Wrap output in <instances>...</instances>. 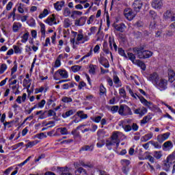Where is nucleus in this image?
<instances>
[{
  "label": "nucleus",
  "mask_w": 175,
  "mask_h": 175,
  "mask_svg": "<svg viewBox=\"0 0 175 175\" xmlns=\"http://www.w3.org/2000/svg\"><path fill=\"white\" fill-rule=\"evenodd\" d=\"M123 129L125 132H131L132 131V126L129 124H124Z\"/></svg>",
  "instance_id": "obj_51"
},
{
  "label": "nucleus",
  "mask_w": 175,
  "mask_h": 175,
  "mask_svg": "<svg viewBox=\"0 0 175 175\" xmlns=\"http://www.w3.org/2000/svg\"><path fill=\"white\" fill-rule=\"evenodd\" d=\"M47 14H49V10L47 9H44L38 17L39 18H44V17H46Z\"/></svg>",
  "instance_id": "obj_38"
},
{
  "label": "nucleus",
  "mask_w": 175,
  "mask_h": 175,
  "mask_svg": "<svg viewBox=\"0 0 175 175\" xmlns=\"http://www.w3.org/2000/svg\"><path fill=\"white\" fill-rule=\"evenodd\" d=\"M85 85H87V84L85 83L84 81H81L78 85V88L79 90H81V88H83V87H85Z\"/></svg>",
  "instance_id": "obj_63"
},
{
  "label": "nucleus",
  "mask_w": 175,
  "mask_h": 175,
  "mask_svg": "<svg viewBox=\"0 0 175 175\" xmlns=\"http://www.w3.org/2000/svg\"><path fill=\"white\" fill-rule=\"evenodd\" d=\"M83 38H84V36L83 35V33H79V34H77V40L78 42H80V41L83 40Z\"/></svg>",
  "instance_id": "obj_61"
},
{
  "label": "nucleus",
  "mask_w": 175,
  "mask_h": 175,
  "mask_svg": "<svg viewBox=\"0 0 175 175\" xmlns=\"http://www.w3.org/2000/svg\"><path fill=\"white\" fill-rule=\"evenodd\" d=\"M46 22L49 24V25H53V24H57L55 21V15L52 14V16H49L46 18Z\"/></svg>",
  "instance_id": "obj_12"
},
{
  "label": "nucleus",
  "mask_w": 175,
  "mask_h": 175,
  "mask_svg": "<svg viewBox=\"0 0 175 175\" xmlns=\"http://www.w3.org/2000/svg\"><path fill=\"white\" fill-rule=\"evenodd\" d=\"M152 6L154 9H162L163 1L162 0H152Z\"/></svg>",
  "instance_id": "obj_9"
},
{
  "label": "nucleus",
  "mask_w": 175,
  "mask_h": 175,
  "mask_svg": "<svg viewBox=\"0 0 175 175\" xmlns=\"http://www.w3.org/2000/svg\"><path fill=\"white\" fill-rule=\"evenodd\" d=\"M171 166H172V162L169 161V157H167L166 161H165L163 163V169L165 172H169V170H170Z\"/></svg>",
  "instance_id": "obj_11"
},
{
  "label": "nucleus",
  "mask_w": 175,
  "mask_h": 175,
  "mask_svg": "<svg viewBox=\"0 0 175 175\" xmlns=\"http://www.w3.org/2000/svg\"><path fill=\"white\" fill-rule=\"evenodd\" d=\"M28 38H29V33L27 32L24 33L23 36H22L21 42L27 43V42L28 41Z\"/></svg>",
  "instance_id": "obj_31"
},
{
  "label": "nucleus",
  "mask_w": 175,
  "mask_h": 175,
  "mask_svg": "<svg viewBox=\"0 0 175 175\" xmlns=\"http://www.w3.org/2000/svg\"><path fill=\"white\" fill-rule=\"evenodd\" d=\"M173 148V142L172 141H167L163 144V150H170Z\"/></svg>",
  "instance_id": "obj_14"
},
{
  "label": "nucleus",
  "mask_w": 175,
  "mask_h": 175,
  "mask_svg": "<svg viewBox=\"0 0 175 175\" xmlns=\"http://www.w3.org/2000/svg\"><path fill=\"white\" fill-rule=\"evenodd\" d=\"M22 25L20 23H14L12 29L14 32H18V29L21 28Z\"/></svg>",
  "instance_id": "obj_24"
},
{
  "label": "nucleus",
  "mask_w": 175,
  "mask_h": 175,
  "mask_svg": "<svg viewBox=\"0 0 175 175\" xmlns=\"http://www.w3.org/2000/svg\"><path fill=\"white\" fill-rule=\"evenodd\" d=\"M119 94L122 98H126V92H125V89L120 88L119 90Z\"/></svg>",
  "instance_id": "obj_41"
},
{
  "label": "nucleus",
  "mask_w": 175,
  "mask_h": 175,
  "mask_svg": "<svg viewBox=\"0 0 175 175\" xmlns=\"http://www.w3.org/2000/svg\"><path fill=\"white\" fill-rule=\"evenodd\" d=\"M168 80L170 83H173L175 80V72L173 70H168Z\"/></svg>",
  "instance_id": "obj_13"
},
{
  "label": "nucleus",
  "mask_w": 175,
  "mask_h": 175,
  "mask_svg": "<svg viewBox=\"0 0 175 175\" xmlns=\"http://www.w3.org/2000/svg\"><path fill=\"white\" fill-rule=\"evenodd\" d=\"M134 64L137 65V66H139L142 69V70H146V64H144V62H143L142 60H135V64Z\"/></svg>",
  "instance_id": "obj_16"
},
{
  "label": "nucleus",
  "mask_w": 175,
  "mask_h": 175,
  "mask_svg": "<svg viewBox=\"0 0 175 175\" xmlns=\"http://www.w3.org/2000/svg\"><path fill=\"white\" fill-rule=\"evenodd\" d=\"M14 50L15 54H21V49L18 46L14 45Z\"/></svg>",
  "instance_id": "obj_49"
},
{
  "label": "nucleus",
  "mask_w": 175,
  "mask_h": 175,
  "mask_svg": "<svg viewBox=\"0 0 175 175\" xmlns=\"http://www.w3.org/2000/svg\"><path fill=\"white\" fill-rule=\"evenodd\" d=\"M135 95L139 99L141 103H143L144 106H146V107H148V109H152V107H154V104L150 101H148L146 98H144V97H143V96L138 95L136 93Z\"/></svg>",
  "instance_id": "obj_4"
},
{
  "label": "nucleus",
  "mask_w": 175,
  "mask_h": 175,
  "mask_svg": "<svg viewBox=\"0 0 175 175\" xmlns=\"http://www.w3.org/2000/svg\"><path fill=\"white\" fill-rule=\"evenodd\" d=\"M170 136V133H165L157 136V141L159 143H163L165 140H167Z\"/></svg>",
  "instance_id": "obj_8"
},
{
  "label": "nucleus",
  "mask_w": 175,
  "mask_h": 175,
  "mask_svg": "<svg viewBox=\"0 0 175 175\" xmlns=\"http://www.w3.org/2000/svg\"><path fill=\"white\" fill-rule=\"evenodd\" d=\"M17 72V62H14V67L11 69V75H13Z\"/></svg>",
  "instance_id": "obj_40"
},
{
  "label": "nucleus",
  "mask_w": 175,
  "mask_h": 175,
  "mask_svg": "<svg viewBox=\"0 0 175 175\" xmlns=\"http://www.w3.org/2000/svg\"><path fill=\"white\" fill-rule=\"evenodd\" d=\"M161 157H162V154H161V152H154V157L157 159H161Z\"/></svg>",
  "instance_id": "obj_60"
},
{
  "label": "nucleus",
  "mask_w": 175,
  "mask_h": 175,
  "mask_svg": "<svg viewBox=\"0 0 175 175\" xmlns=\"http://www.w3.org/2000/svg\"><path fill=\"white\" fill-rule=\"evenodd\" d=\"M110 138L112 139L113 140H115V142L120 140L118 139V131L113 132Z\"/></svg>",
  "instance_id": "obj_35"
},
{
  "label": "nucleus",
  "mask_w": 175,
  "mask_h": 175,
  "mask_svg": "<svg viewBox=\"0 0 175 175\" xmlns=\"http://www.w3.org/2000/svg\"><path fill=\"white\" fill-rule=\"evenodd\" d=\"M13 6V2L10 1L8 3L7 6H6V10H11Z\"/></svg>",
  "instance_id": "obj_62"
},
{
  "label": "nucleus",
  "mask_w": 175,
  "mask_h": 175,
  "mask_svg": "<svg viewBox=\"0 0 175 175\" xmlns=\"http://www.w3.org/2000/svg\"><path fill=\"white\" fill-rule=\"evenodd\" d=\"M152 136H153L152 133L146 134L143 137H142L141 142L146 143V142H148V140H151V139H152Z\"/></svg>",
  "instance_id": "obj_19"
},
{
  "label": "nucleus",
  "mask_w": 175,
  "mask_h": 175,
  "mask_svg": "<svg viewBox=\"0 0 175 175\" xmlns=\"http://www.w3.org/2000/svg\"><path fill=\"white\" fill-rule=\"evenodd\" d=\"M62 100L64 103H70V102L73 101V100L70 97H64Z\"/></svg>",
  "instance_id": "obj_46"
},
{
  "label": "nucleus",
  "mask_w": 175,
  "mask_h": 175,
  "mask_svg": "<svg viewBox=\"0 0 175 175\" xmlns=\"http://www.w3.org/2000/svg\"><path fill=\"white\" fill-rule=\"evenodd\" d=\"M57 72L59 75H60L61 77H62V79H68L69 77L68 75V71L65 70H58Z\"/></svg>",
  "instance_id": "obj_22"
},
{
  "label": "nucleus",
  "mask_w": 175,
  "mask_h": 175,
  "mask_svg": "<svg viewBox=\"0 0 175 175\" xmlns=\"http://www.w3.org/2000/svg\"><path fill=\"white\" fill-rule=\"evenodd\" d=\"M135 114H139V117H143L147 113V108L143 107L134 110Z\"/></svg>",
  "instance_id": "obj_10"
},
{
  "label": "nucleus",
  "mask_w": 175,
  "mask_h": 175,
  "mask_svg": "<svg viewBox=\"0 0 175 175\" xmlns=\"http://www.w3.org/2000/svg\"><path fill=\"white\" fill-rule=\"evenodd\" d=\"M163 16L165 20H167L168 18H172V12H170V10H167V12L164 13Z\"/></svg>",
  "instance_id": "obj_37"
},
{
  "label": "nucleus",
  "mask_w": 175,
  "mask_h": 175,
  "mask_svg": "<svg viewBox=\"0 0 175 175\" xmlns=\"http://www.w3.org/2000/svg\"><path fill=\"white\" fill-rule=\"evenodd\" d=\"M151 116L148 115L144 116V118L141 120V124H146L150 120H151Z\"/></svg>",
  "instance_id": "obj_30"
},
{
  "label": "nucleus",
  "mask_w": 175,
  "mask_h": 175,
  "mask_svg": "<svg viewBox=\"0 0 175 175\" xmlns=\"http://www.w3.org/2000/svg\"><path fill=\"white\" fill-rule=\"evenodd\" d=\"M90 73H92L94 75V73H95V67H94V65L91 64L90 66V70H89Z\"/></svg>",
  "instance_id": "obj_64"
},
{
  "label": "nucleus",
  "mask_w": 175,
  "mask_h": 175,
  "mask_svg": "<svg viewBox=\"0 0 175 175\" xmlns=\"http://www.w3.org/2000/svg\"><path fill=\"white\" fill-rule=\"evenodd\" d=\"M118 110H120V107H118V105H113L111 107V111H112L113 113H117Z\"/></svg>",
  "instance_id": "obj_53"
},
{
  "label": "nucleus",
  "mask_w": 175,
  "mask_h": 175,
  "mask_svg": "<svg viewBox=\"0 0 175 175\" xmlns=\"http://www.w3.org/2000/svg\"><path fill=\"white\" fill-rule=\"evenodd\" d=\"M133 51L139 59H146L152 56V52L148 50H144V47L143 46L135 47L133 49Z\"/></svg>",
  "instance_id": "obj_1"
},
{
  "label": "nucleus",
  "mask_w": 175,
  "mask_h": 175,
  "mask_svg": "<svg viewBox=\"0 0 175 175\" xmlns=\"http://www.w3.org/2000/svg\"><path fill=\"white\" fill-rule=\"evenodd\" d=\"M59 169L60 170V172H62L61 175H72V174L68 171V167H59Z\"/></svg>",
  "instance_id": "obj_28"
},
{
  "label": "nucleus",
  "mask_w": 175,
  "mask_h": 175,
  "mask_svg": "<svg viewBox=\"0 0 175 175\" xmlns=\"http://www.w3.org/2000/svg\"><path fill=\"white\" fill-rule=\"evenodd\" d=\"M94 150V145H85L81 148L80 151H92Z\"/></svg>",
  "instance_id": "obj_23"
},
{
  "label": "nucleus",
  "mask_w": 175,
  "mask_h": 175,
  "mask_svg": "<svg viewBox=\"0 0 175 175\" xmlns=\"http://www.w3.org/2000/svg\"><path fill=\"white\" fill-rule=\"evenodd\" d=\"M149 143H150L152 146H154V148H158V149L161 148V145L158 142H155L154 141H150Z\"/></svg>",
  "instance_id": "obj_48"
},
{
  "label": "nucleus",
  "mask_w": 175,
  "mask_h": 175,
  "mask_svg": "<svg viewBox=\"0 0 175 175\" xmlns=\"http://www.w3.org/2000/svg\"><path fill=\"white\" fill-rule=\"evenodd\" d=\"M47 117H49L48 112L47 111H44L41 115H40L39 118L40 120H44V118H47Z\"/></svg>",
  "instance_id": "obj_42"
},
{
  "label": "nucleus",
  "mask_w": 175,
  "mask_h": 175,
  "mask_svg": "<svg viewBox=\"0 0 175 175\" xmlns=\"http://www.w3.org/2000/svg\"><path fill=\"white\" fill-rule=\"evenodd\" d=\"M65 5V1H57L54 3V8L56 9L58 12L62 9V7Z\"/></svg>",
  "instance_id": "obj_15"
},
{
  "label": "nucleus",
  "mask_w": 175,
  "mask_h": 175,
  "mask_svg": "<svg viewBox=\"0 0 175 175\" xmlns=\"http://www.w3.org/2000/svg\"><path fill=\"white\" fill-rule=\"evenodd\" d=\"M35 144H36V143L35 142H28L25 146L27 147V148H31L33 147V146H35Z\"/></svg>",
  "instance_id": "obj_58"
},
{
  "label": "nucleus",
  "mask_w": 175,
  "mask_h": 175,
  "mask_svg": "<svg viewBox=\"0 0 175 175\" xmlns=\"http://www.w3.org/2000/svg\"><path fill=\"white\" fill-rule=\"evenodd\" d=\"M64 16L65 17H69L70 16V10L69 8H66L64 9Z\"/></svg>",
  "instance_id": "obj_50"
},
{
  "label": "nucleus",
  "mask_w": 175,
  "mask_h": 175,
  "mask_svg": "<svg viewBox=\"0 0 175 175\" xmlns=\"http://www.w3.org/2000/svg\"><path fill=\"white\" fill-rule=\"evenodd\" d=\"M36 137H38V139H42L43 137H47V135H46L44 133H40L36 135Z\"/></svg>",
  "instance_id": "obj_57"
},
{
  "label": "nucleus",
  "mask_w": 175,
  "mask_h": 175,
  "mask_svg": "<svg viewBox=\"0 0 175 175\" xmlns=\"http://www.w3.org/2000/svg\"><path fill=\"white\" fill-rule=\"evenodd\" d=\"M81 69V66H72L71 67V70H72V72H74V73H76V72H79V70Z\"/></svg>",
  "instance_id": "obj_45"
},
{
  "label": "nucleus",
  "mask_w": 175,
  "mask_h": 175,
  "mask_svg": "<svg viewBox=\"0 0 175 175\" xmlns=\"http://www.w3.org/2000/svg\"><path fill=\"white\" fill-rule=\"evenodd\" d=\"M6 69H8V66L5 64H1L0 66V75H3Z\"/></svg>",
  "instance_id": "obj_39"
},
{
  "label": "nucleus",
  "mask_w": 175,
  "mask_h": 175,
  "mask_svg": "<svg viewBox=\"0 0 175 175\" xmlns=\"http://www.w3.org/2000/svg\"><path fill=\"white\" fill-rule=\"evenodd\" d=\"M142 8H143V1H142V0H135L133 3V10L137 13H139Z\"/></svg>",
  "instance_id": "obj_5"
},
{
  "label": "nucleus",
  "mask_w": 175,
  "mask_h": 175,
  "mask_svg": "<svg viewBox=\"0 0 175 175\" xmlns=\"http://www.w3.org/2000/svg\"><path fill=\"white\" fill-rule=\"evenodd\" d=\"M126 89L128 90V91H129V94L131 95V96L133 98H135V99H137L136 96H137L136 95V94L133 93V91H132V89H131V88L129 86H126Z\"/></svg>",
  "instance_id": "obj_47"
},
{
  "label": "nucleus",
  "mask_w": 175,
  "mask_h": 175,
  "mask_svg": "<svg viewBox=\"0 0 175 175\" xmlns=\"http://www.w3.org/2000/svg\"><path fill=\"white\" fill-rule=\"evenodd\" d=\"M148 80L151 81L152 84L155 85L159 80V75L157 72H153L149 75Z\"/></svg>",
  "instance_id": "obj_6"
},
{
  "label": "nucleus",
  "mask_w": 175,
  "mask_h": 175,
  "mask_svg": "<svg viewBox=\"0 0 175 175\" xmlns=\"http://www.w3.org/2000/svg\"><path fill=\"white\" fill-rule=\"evenodd\" d=\"M16 12H17V8H14L12 12L10 13L8 16V19L13 18V21L16 20Z\"/></svg>",
  "instance_id": "obj_29"
},
{
  "label": "nucleus",
  "mask_w": 175,
  "mask_h": 175,
  "mask_svg": "<svg viewBox=\"0 0 175 175\" xmlns=\"http://www.w3.org/2000/svg\"><path fill=\"white\" fill-rule=\"evenodd\" d=\"M154 86L157 90H159V91H165V90H167V80L159 79Z\"/></svg>",
  "instance_id": "obj_3"
},
{
  "label": "nucleus",
  "mask_w": 175,
  "mask_h": 175,
  "mask_svg": "<svg viewBox=\"0 0 175 175\" xmlns=\"http://www.w3.org/2000/svg\"><path fill=\"white\" fill-rule=\"evenodd\" d=\"M127 55H128L129 59H131V61L133 62V64H135L136 56L135 55V54H133L132 53H128Z\"/></svg>",
  "instance_id": "obj_27"
},
{
  "label": "nucleus",
  "mask_w": 175,
  "mask_h": 175,
  "mask_svg": "<svg viewBox=\"0 0 175 175\" xmlns=\"http://www.w3.org/2000/svg\"><path fill=\"white\" fill-rule=\"evenodd\" d=\"M76 113V110L75 109H70L68 111H66L64 113H62V117L63 118H68V117H70V116H73Z\"/></svg>",
  "instance_id": "obj_17"
},
{
  "label": "nucleus",
  "mask_w": 175,
  "mask_h": 175,
  "mask_svg": "<svg viewBox=\"0 0 175 175\" xmlns=\"http://www.w3.org/2000/svg\"><path fill=\"white\" fill-rule=\"evenodd\" d=\"M124 16L127 20L130 21L135 18V14L133 13V11L131 9L125 10H124Z\"/></svg>",
  "instance_id": "obj_7"
},
{
  "label": "nucleus",
  "mask_w": 175,
  "mask_h": 175,
  "mask_svg": "<svg viewBox=\"0 0 175 175\" xmlns=\"http://www.w3.org/2000/svg\"><path fill=\"white\" fill-rule=\"evenodd\" d=\"M24 146V142L18 143L12 146V150H17L18 147Z\"/></svg>",
  "instance_id": "obj_55"
},
{
  "label": "nucleus",
  "mask_w": 175,
  "mask_h": 175,
  "mask_svg": "<svg viewBox=\"0 0 175 175\" xmlns=\"http://www.w3.org/2000/svg\"><path fill=\"white\" fill-rule=\"evenodd\" d=\"M116 142L114 139L109 138L106 140V146L107 147H109L110 146H114L116 144Z\"/></svg>",
  "instance_id": "obj_26"
},
{
  "label": "nucleus",
  "mask_w": 175,
  "mask_h": 175,
  "mask_svg": "<svg viewBox=\"0 0 175 175\" xmlns=\"http://www.w3.org/2000/svg\"><path fill=\"white\" fill-rule=\"evenodd\" d=\"M40 28L41 33H42V35H46V26L44 24L42 23L40 25Z\"/></svg>",
  "instance_id": "obj_54"
},
{
  "label": "nucleus",
  "mask_w": 175,
  "mask_h": 175,
  "mask_svg": "<svg viewBox=\"0 0 175 175\" xmlns=\"http://www.w3.org/2000/svg\"><path fill=\"white\" fill-rule=\"evenodd\" d=\"M75 174L76 175H87V171L84 170V168L83 167H79L75 171Z\"/></svg>",
  "instance_id": "obj_21"
},
{
  "label": "nucleus",
  "mask_w": 175,
  "mask_h": 175,
  "mask_svg": "<svg viewBox=\"0 0 175 175\" xmlns=\"http://www.w3.org/2000/svg\"><path fill=\"white\" fill-rule=\"evenodd\" d=\"M84 112L83 111H78L77 112V116L78 117H80L82 120H84L85 118H88V115L83 113Z\"/></svg>",
  "instance_id": "obj_25"
},
{
  "label": "nucleus",
  "mask_w": 175,
  "mask_h": 175,
  "mask_svg": "<svg viewBox=\"0 0 175 175\" xmlns=\"http://www.w3.org/2000/svg\"><path fill=\"white\" fill-rule=\"evenodd\" d=\"M113 82L115 84H118V87H121V81H120L118 76L113 75Z\"/></svg>",
  "instance_id": "obj_33"
},
{
  "label": "nucleus",
  "mask_w": 175,
  "mask_h": 175,
  "mask_svg": "<svg viewBox=\"0 0 175 175\" xmlns=\"http://www.w3.org/2000/svg\"><path fill=\"white\" fill-rule=\"evenodd\" d=\"M118 113L120 116H132V110L129 107L126 105H121Z\"/></svg>",
  "instance_id": "obj_2"
},
{
  "label": "nucleus",
  "mask_w": 175,
  "mask_h": 175,
  "mask_svg": "<svg viewBox=\"0 0 175 175\" xmlns=\"http://www.w3.org/2000/svg\"><path fill=\"white\" fill-rule=\"evenodd\" d=\"M71 135L74 136V139H81V135H80V133H78L77 130H72L71 132Z\"/></svg>",
  "instance_id": "obj_32"
},
{
  "label": "nucleus",
  "mask_w": 175,
  "mask_h": 175,
  "mask_svg": "<svg viewBox=\"0 0 175 175\" xmlns=\"http://www.w3.org/2000/svg\"><path fill=\"white\" fill-rule=\"evenodd\" d=\"M118 53L120 55H122V57H124V58H128V56H126V54H125V51L122 49V48L118 49Z\"/></svg>",
  "instance_id": "obj_43"
},
{
  "label": "nucleus",
  "mask_w": 175,
  "mask_h": 175,
  "mask_svg": "<svg viewBox=\"0 0 175 175\" xmlns=\"http://www.w3.org/2000/svg\"><path fill=\"white\" fill-rule=\"evenodd\" d=\"M57 129L60 131L61 135H68V129H66V127H60Z\"/></svg>",
  "instance_id": "obj_36"
},
{
  "label": "nucleus",
  "mask_w": 175,
  "mask_h": 175,
  "mask_svg": "<svg viewBox=\"0 0 175 175\" xmlns=\"http://www.w3.org/2000/svg\"><path fill=\"white\" fill-rule=\"evenodd\" d=\"M106 94V88L103 85V84H101L100 85V95H103Z\"/></svg>",
  "instance_id": "obj_44"
},
{
  "label": "nucleus",
  "mask_w": 175,
  "mask_h": 175,
  "mask_svg": "<svg viewBox=\"0 0 175 175\" xmlns=\"http://www.w3.org/2000/svg\"><path fill=\"white\" fill-rule=\"evenodd\" d=\"M109 47L111 49V50H113V49L115 50V51H117V44H116V42H114V39H111V37L109 38Z\"/></svg>",
  "instance_id": "obj_18"
},
{
  "label": "nucleus",
  "mask_w": 175,
  "mask_h": 175,
  "mask_svg": "<svg viewBox=\"0 0 175 175\" xmlns=\"http://www.w3.org/2000/svg\"><path fill=\"white\" fill-rule=\"evenodd\" d=\"M46 105V100H42L41 102L38 103V107H44V105Z\"/></svg>",
  "instance_id": "obj_59"
},
{
  "label": "nucleus",
  "mask_w": 175,
  "mask_h": 175,
  "mask_svg": "<svg viewBox=\"0 0 175 175\" xmlns=\"http://www.w3.org/2000/svg\"><path fill=\"white\" fill-rule=\"evenodd\" d=\"M85 21H87V17L86 16H81L79 18V22L81 23V26L84 25V24H85Z\"/></svg>",
  "instance_id": "obj_52"
},
{
  "label": "nucleus",
  "mask_w": 175,
  "mask_h": 175,
  "mask_svg": "<svg viewBox=\"0 0 175 175\" xmlns=\"http://www.w3.org/2000/svg\"><path fill=\"white\" fill-rule=\"evenodd\" d=\"M131 129L134 131V132H136L139 130V126L136 123H133L131 126Z\"/></svg>",
  "instance_id": "obj_56"
},
{
  "label": "nucleus",
  "mask_w": 175,
  "mask_h": 175,
  "mask_svg": "<svg viewBox=\"0 0 175 175\" xmlns=\"http://www.w3.org/2000/svg\"><path fill=\"white\" fill-rule=\"evenodd\" d=\"M107 59H106V57H103V56H100V58H98V62L101 64V65H104V64H107Z\"/></svg>",
  "instance_id": "obj_34"
},
{
  "label": "nucleus",
  "mask_w": 175,
  "mask_h": 175,
  "mask_svg": "<svg viewBox=\"0 0 175 175\" xmlns=\"http://www.w3.org/2000/svg\"><path fill=\"white\" fill-rule=\"evenodd\" d=\"M115 29L119 32H124V30L125 29V24L120 23L119 25H116Z\"/></svg>",
  "instance_id": "obj_20"
}]
</instances>
